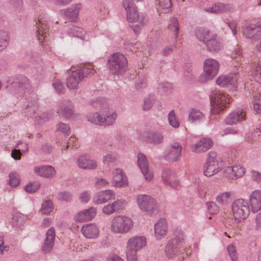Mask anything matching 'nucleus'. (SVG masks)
I'll return each instance as SVG.
<instances>
[{
	"mask_svg": "<svg viewBox=\"0 0 261 261\" xmlns=\"http://www.w3.org/2000/svg\"><path fill=\"white\" fill-rule=\"evenodd\" d=\"M89 105L94 109L100 110L103 116V126L114 125L117 118L116 111L111 107L107 100L104 97H97L92 99Z\"/></svg>",
	"mask_w": 261,
	"mask_h": 261,
	"instance_id": "nucleus-1",
	"label": "nucleus"
},
{
	"mask_svg": "<svg viewBox=\"0 0 261 261\" xmlns=\"http://www.w3.org/2000/svg\"><path fill=\"white\" fill-rule=\"evenodd\" d=\"M127 65L126 58L120 53H115L111 55L107 64L109 72L116 75L123 73L127 69Z\"/></svg>",
	"mask_w": 261,
	"mask_h": 261,
	"instance_id": "nucleus-2",
	"label": "nucleus"
},
{
	"mask_svg": "<svg viewBox=\"0 0 261 261\" xmlns=\"http://www.w3.org/2000/svg\"><path fill=\"white\" fill-rule=\"evenodd\" d=\"M94 73L92 65L84 66L80 69L72 72L66 79V86L70 89H76L85 77Z\"/></svg>",
	"mask_w": 261,
	"mask_h": 261,
	"instance_id": "nucleus-3",
	"label": "nucleus"
},
{
	"mask_svg": "<svg viewBox=\"0 0 261 261\" xmlns=\"http://www.w3.org/2000/svg\"><path fill=\"white\" fill-rule=\"evenodd\" d=\"M146 239L144 236H135L126 242V255L127 261H137V252L145 246Z\"/></svg>",
	"mask_w": 261,
	"mask_h": 261,
	"instance_id": "nucleus-4",
	"label": "nucleus"
},
{
	"mask_svg": "<svg viewBox=\"0 0 261 261\" xmlns=\"http://www.w3.org/2000/svg\"><path fill=\"white\" fill-rule=\"evenodd\" d=\"M133 220L127 216L119 215L114 217L111 223V231L117 234H125L133 228Z\"/></svg>",
	"mask_w": 261,
	"mask_h": 261,
	"instance_id": "nucleus-5",
	"label": "nucleus"
},
{
	"mask_svg": "<svg viewBox=\"0 0 261 261\" xmlns=\"http://www.w3.org/2000/svg\"><path fill=\"white\" fill-rule=\"evenodd\" d=\"M137 202L140 210L147 215L152 216L158 213V204L156 200L149 195H138L137 197Z\"/></svg>",
	"mask_w": 261,
	"mask_h": 261,
	"instance_id": "nucleus-6",
	"label": "nucleus"
},
{
	"mask_svg": "<svg viewBox=\"0 0 261 261\" xmlns=\"http://www.w3.org/2000/svg\"><path fill=\"white\" fill-rule=\"evenodd\" d=\"M220 64L214 59L208 58L203 63V72L199 76L201 83H204L211 81L218 74Z\"/></svg>",
	"mask_w": 261,
	"mask_h": 261,
	"instance_id": "nucleus-7",
	"label": "nucleus"
},
{
	"mask_svg": "<svg viewBox=\"0 0 261 261\" xmlns=\"http://www.w3.org/2000/svg\"><path fill=\"white\" fill-rule=\"evenodd\" d=\"M231 208L234 219L237 223L246 219L250 212L247 201L243 199L235 200L232 204Z\"/></svg>",
	"mask_w": 261,
	"mask_h": 261,
	"instance_id": "nucleus-8",
	"label": "nucleus"
},
{
	"mask_svg": "<svg viewBox=\"0 0 261 261\" xmlns=\"http://www.w3.org/2000/svg\"><path fill=\"white\" fill-rule=\"evenodd\" d=\"M29 79L24 76H19L13 79L9 85L7 86L8 90L14 95L22 93L24 89L29 87Z\"/></svg>",
	"mask_w": 261,
	"mask_h": 261,
	"instance_id": "nucleus-9",
	"label": "nucleus"
},
{
	"mask_svg": "<svg viewBox=\"0 0 261 261\" xmlns=\"http://www.w3.org/2000/svg\"><path fill=\"white\" fill-rule=\"evenodd\" d=\"M37 30L36 32V36L40 44L42 46L45 44L44 43L48 41V30L47 22L46 18L39 17L36 22Z\"/></svg>",
	"mask_w": 261,
	"mask_h": 261,
	"instance_id": "nucleus-10",
	"label": "nucleus"
},
{
	"mask_svg": "<svg viewBox=\"0 0 261 261\" xmlns=\"http://www.w3.org/2000/svg\"><path fill=\"white\" fill-rule=\"evenodd\" d=\"M142 140L146 143L156 145L163 142L164 136L162 133L153 130H147L141 135Z\"/></svg>",
	"mask_w": 261,
	"mask_h": 261,
	"instance_id": "nucleus-11",
	"label": "nucleus"
},
{
	"mask_svg": "<svg viewBox=\"0 0 261 261\" xmlns=\"http://www.w3.org/2000/svg\"><path fill=\"white\" fill-rule=\"evenodd\" d=\"M182 146L177 143L171 144L166 151L165 159L170 162H177L180 159L181 154Z\"/></svg>",
	"mask_w": 261,
	"mask_h": 261,
	"instance_id": "nucleus-12",
	"label": "nucleus"
},
{
	"mask_svg": "<svg viewBox=\"0 0 261 261\" xmlns=\"http://www.w3.org/2000/svg\"><path fill=\"white\" fill-rule=\"evenodd\" d=\"M230 101L228 95L221 93H216L212 96L211 104L214 109L217 111H221L227 107Z\"/></svg>",
	"mask_w": 261,
	"mask_h": 261,
	"instance_id": "nucleus-13",
	"label": "nucleus"
},
{
	"mask_svg": "<svg viewBox=\"0 0 261 261\" xmlns=\"http://www.w3.org/2000/svg\"><path fill=\"white\" fill-rule=\"evenodd\" d=\"M126 201L123 199H117L111 203L105 205L102 212L108 216L114 213H119L123 211L126 206Z\"/></svg>",
	"mask_w": 261,
	"mask_h": 261,
	"instance_id": "nucleus-14",
	"label": "nucleus"
},
{
	"mask_svg": "<svg viewBox=\"0 0 261 261\" xmlns=\"http://www.w3.org/2000/svg\"><path fill=\"white\" fill-rule=\"evenodd\" d=\"M73 108V105L70 100H62L59 105L57 113L60 117L69 119L74 114Z\"/></svg>",
	"mask_w": 261,
	"mask_h": 261,
	"instance_id": "nucleus-15",
	"label": "nucleus"
},
{
	"mask_svg": "<svg viewBox=\"0 0 261 261\" xmlns=\"http://www.w3.org/2000/svg\"><path fill=\"white\" fill-rule=\"evenodd\" d=\"M122 6L126 12V17L128 21L137 22L139 20L138 12L132 0H123Z\"/></svg>",
	"mask_w": 261,
	"mask_h": 261,
	"instance_id": "nucleus-16",
	"label": "nucleus"
},
{
	"mask_svg": "<svg viewBox=\"0 0 261 261\" xmlns=\"http://www.w3.org/2000/svg\"><path fill=\"white\" fill-rule=\"evenodd\" d=\"M162 177L165 184L176 190L180 188V185L175 173L170 169H164L163 171Z\"/></svg>",
	"mask_w": 261,
	"mask_h": 261,
	"instance_id": "nucleus-17",
	"label": "nucleus"
},
{
	"mask_svg": "<svg viewBox=\"0 0 261 261\" xmlns=\"http://www.w3.org/2000/svg\"><path fill=\"white\" fill-rule=\"evenodd\" d=\"M243 35L247 38L258 39L261 37V21L256 24L247 25L243 31Z\"/></svg>",
	"mask_w": 261,
	"mask_h": 261,
	"instance_id": "nucleus-18",
	"label": "nucleus"
},
{
	"mask_svg": "<svg viewBox=\"0 0 261 261\" xmlns=\"http://www.w3.org/2000/svg\"><path fill=\"white\" fill-rule=\"evenodd\" d=\"M115 194L111 190H106L96 193L93 196V202L95 204H100L114 199Z\"/></svg>",
	"mask_w": 261,
	"mask_h": 261,
	"instance_id": "nucleus-19",
	"label": "nucleus"
},
{
	"mask_svg": "<svg viewBox=\"0 0 261 261\" xmlns=\"http://www.w3.org/2000/svg\"><path fill=\"white\" fill-rule=\"evenodd\" d=\"M137 163L145 179L150 181L153 177V174L149 168L147 160L143 154H138Z\"/></svg>",
	"mask_w": 261,
	"mask_h": 261,
	"instance_id": "nucleus-20",
	"label": "nucleus"
},
{
	"mask_svg": "<svg viewBox=\"0 0 261 261\" xmlns=\"http://www.w3.org/2000/svg\"><path fill=\"white\" fill-rule=\"evenodd\" d=\"M235 6L232 3L224 4L222 3H216L212 7L207 8L205 11L216 14L225 13L234 10Z\"/></svg>",
	"mask_w": 261,
	"mask_h": 261,
	"instance_id": "nucleus-21",
	"label": "nucleus"
},
{
	"mask_svg": "<svg viewBox=\"0 0 261 261\" xmlns=\"http://www.w3.org/2000/svg\"><path fill=\"white\" fill-rule=\"evenodd\" d=\"M246 112L244 109H238L230 113L225 119L227 124L232 125L245 120Z\"/></svg>",
	"mask_w": 261,
	"mask_h": 261,
	"instance_id": "nucleus-22",
	"label": "nucleus"
},
{
	"mask_svg": "<svg viewBox=\"0 0 261 261\" xmlns=\"http://www.w3.org/2000/svg\"><path fill=\"white\" fill-rule=\"evenodd\" d=\"M154 236L157 240L165 237L168 231V224L164 218H160L154 226Z\"/></svg>",
	"mask_w": 261,
	"mask_h": 261,
	"instance_id": "nucleus-23",
	"label": "nucleus"
},
{
	"mask_svg": "<svg viewBox=\"0 0 261 261\" xmlns=\"http://www.w3.org/2000/svg\"><path fill=\"white\" fill-rule=\"evenodd\" d=\"M213 145L212 139L210 138H202L197 143L191 146L192 151L199 153L205 152L211 148Z\"/></svg>",
	"mask_w": 261,
	"mask_h": 261,
	"instance_id": "nucleus-24",
	"label": "nucleus"
},
{
	"mask_svg": "<svg viewBox=\"0 0 261 261\" xmlns=\"http://www.w3.org/2000/svg\"><path fill=\"white\" fill-rule=\"evenodd\" d=\"M249 204L253 213L261 209V190H255L251 193L249 196Z\"/></svg>",
	"mask_w": 261,
	"mask_h": 261,
	"instance_id": "nucleus-25",
	"label": "nucleus"
},
{
	"mask_svg": "<svg viewBox=\"0 0 261 261\" xmlns=\"http://www.w3.org/2000/svg\"><path fill=\"white\" fill-rule=\"evenodd\" d=\"M55 236V228L51 227L46 233V238L42 248V250L44 253H47L51 251L54 245Z\"/></svg>",
	"mask_w": 261,
	"mask_h": 261,
	"instance_id": "nucleus-26",
	"label": "nucleus"
},
{
	"mask_svg": "<svg viewBox=\"0 0 261 261\" xmlns=\"http://www.w3.org/2000/svg\"><path fill=\"white\" fill-rule=\"evenodd\" d=\"M81 230L84 237L87 239H95L99 235L98 228L95 224L84 225Z\"/></svg>",
	"mask_w": 261,
	"mask_h": 261,
	"instance_id": "nucleus-27",
	"label": "nucleus"
},
{
	"mask_svg": "<svg viewBox=\"0 0 261 261\" xmlns=\"http://www.w3.org/2000/svg\"><path fill=\"white\" fill-rule=\"evenodd\" d=\"M78 166L83 169L94 170L97 167L96 161L90 159L88 156L81 155L77 160Z\"/></svg>",
	"mask_w": 261,
	"mask_h": 261,
	"instance_id": "nucleus-28",
	"label": "nucleus"
},
{
	"mask_svg": "<svg viewBox=\"0 0 261 261\" xmlns=\"http://www.w3.org/2000/svg\"><path fill=\"white\" fill-rule=\"evenodd\" d=\"M216 82L217 85L221 87L230 86L234 89L237 87V78L236 75H221L217 79Z\"/></svg>",
	"mask_w": 261,
	"mask_h": 261,
	"instance_id": "nucleus-29",
	"label": "nucleus"
},
{
	"mask_svg": "<svg viewBox=\"0 0 261 261\" xmlns=\"http://www.w3.org/2000/svg\"><path fill=\"white\" fill-rule=\"evenodd\" d=\"M34 171L37 175L46 178L53 177L56 174L55 169L51 166H36Z\"/></svg>",
	"mask_w": 261,
	"mask_h": 261,
	"instance_id": "nucleus-30",
	"label": "nucleus"
},
{
	"mask_svg": "<svg viewBox=\"0 0 261 261\" xmlns=\"http://www.w3.org/2000/svg\"><path fill=\"white\" fill-rule=\"evenodd\" d=\"M174 241L170 239L165 247V252L168 258L174 257L178 253L179 249L182 246Z\"/></svg>",
	"mask_w": 261,
	"mask_h": 261,
	"instance_id": "nucleus-31",
	"label": "nucleus"
},
{
	"mask_svg": "<svg viewBox=\"0 0 261 261\" xmlns=\"http://www.w3.org/2000/svg\"><path fill=\"white\" fill-rule=\"evenodd\" d=\"M214 34L211 32L203 28H197L195 31V36L200 42L205 44Z\"/></svg>",
	"mask_w": 261,
	"mask_h": 261,
	"instance_id": "nucleus-32",
	"label": "nucleus"
},
{
	"mask_svg": "<svg viewBox=\"0 0 261 261\" xmlns=\"http://www.w3.org/2000/svg\"><path fill=\"white\" fill-rule=\"evenodd\" d=\"M113 174V179L116 187H121L127 184L126 177L121 169H115Z\"/></svg>",
	"mask_w": 261,
	"mask_h": 261,
	"instance_id": "nucleus-33",
	"label": "nucleus"
},
{
	"mask_svg": "<svg viewBox=\"0 0 261 261\" xmlns=\"http://www.w3.org/2000/svg\"><path fill=\"white\" fill-rule=\"evenodd\" d=\"M67 33L70 37H76L81 40L86 39L87 34L84 29L76 25L70 26L67 31Z\"/></svg>",
	"mask_w": 261,
	"mask_h": 261,
	"instance_id": "nucleus-34",
	"label": "nucleus"
},
{
	"mask_svg": "<svg viewBox=\"0 0 261 261\" xmlns=\"http://www.w3.org/2000/svg\"><path fill=\"white\" fill-rule=\"evenodd\" d=\"M80 9V5L76 4L72 5L67 9L62 11L64 12L65 16H66L70 21H74L76 20L78 16L79 10Z\"/></svg>",
	"mask_w": 261,
	"mask_h": 261,
	"instance_id": "nucleus-35",
	"label": "nucleus"
},
{
	"mask_svg": "<svg viewBox=\"0 0 261 261\" xmlns=\"http://www.w3.org/2000/svg\"><path fill=\"white\" fill-rule=\"evenodd\" d=\"M189 120L191 122H200L205 119V116L203 113L197 109H193L190 111L189 114Z\"/></svg>",
	"mask_w": 261,
	"mask_h": 261,
	"instance_id": "nucleus-36",
	"label": "nucleus"
},
{
	"mask_svg": "<svg viewBox=\"0 0 261 261\" xmlns=\"http://www.w3.org/2000/svg\"><path fill=\"white\" fill-rule=\"evenodd\" d=\"M204 44L206 45L207 49L211 52L219 51L221 48L220 43L218 41L216 36L214 35L208 40H207V42Z\"/></svg>",
	"mask_w": 261,
	"mask_h": 261,
	"instance_id": "nucleus-37",
	"label": "nucleus"
},
{
	"mask_svg": "<svg viewBox=\"0 0 261 261\" xmlns=\"http://www.w3.org/2000/svg\"><path fill=\"white\" fill-rule=\"evenodd\" d=\"M87 119L91 123L103 126V116L100 111L97 112L90 113L87 115Z\"/></svg>",
	"mask_w": 261,
	"mask_h": 261,
	"instance_id": "nucleus-38",
	"label": "nucleus"
},
{
	"mask_svg": "<svg viewBox=\"0 0 261 261\" xmlns=\"http://www.w3.org/2000/svg\"><path fill=\"white\" fill-rule=\"evenodd\" d=\"M219 170L218 164L205 163L203 168V173L205 176L210 177L218 173Z\"/></svg>",
	"mask_w": 261,
	"mask_h": 261,
	"instance_id": "nucleus-39",
	"label": "nucleus"
},
{
	"mask_svg": "<svg viewBox=\"0 0 261 261\" xmlns=\"http://www.w3.org/2000/svg\"><path fill=\"white\" fill-rule=\"evenodd\" d=\"M252 105L254 110L258 114H261V94L254 92L252 94Z\"/></svg>",
	"mask_w": 261,
	"mask_h": 261,
	"instance_id": "nucleus-40",
	"label": "nucleus"
},
{
	"mask_svg": "<svg viewBox=\"0 0 261 261\" xmlns=\"http://www.w3.org/2000/svg\"><path fill=\"white\" fill-rule=\"evenodd\" d=\"M173 234L174 237L171 240H175L174 242L182 246L185 243V236L181 229L179 228L175 229Z\"/></svg>",
	"mask_w": 261,
	"mask_h": 261,
	"instance_id": "nucleus-41",
	"label": "nucleus"
},
{
	"mask_svg": "<svg viewBox=\"0 0 261 261\" xmlns=\"http://www.w3.org/2000/svg\"><path fill=\"white\" fill-rule=\"evenodd\" d=\"M160 10L163 13L170 12L172 10V3L171 0H158Z\"/></svg>",
	"mask_w": 261,
	"mask_h": 261,
	"instance_id": "nucleus-42",
	"label": "nucleus"
},
{
	"mask_svg": "<svg viewBox=\"0 0 261 261\" xmlns=\"http://www.w3.org/2000/svg\"><path fill=\"white\" fill-rule=\"evenodd\" d=\"M252 68V74L255 80L261 84V62L255 63Z\"/></svg>",
	"mask_w": 261,
	"mask_h": 261,
	"instance_id": "nucleus-43",
	"label": "nucleus"
},
{
	"mask_svg": "<svg viewBox=\"0 0 261 261\" xmlns=\"http://www.w3.org/2000/svg\"><path fill=\"white\" fill-rule=\"evenodd\" d=\"M9 40V37L6 32L0 31V51L8 46Z\"/></svg>",
	"mask_w": 261,
	"mask_h": 261,
	"instance_id": "nucleus-44",
	"label": "nucleus"
},
{
	"mask_svg": "<svg viewBox=\"0 0 261 261\" xmlns=\"http://www.w3.org/2000/svg\"><path fill=\"white\" fill-rule=\"evenodd\" d=\"M168 28L174 33L175 38H177L178 35L179 24L178 20L176 18L173 17L171 19Z\"/></svg>",
	"mask_w": 261,
	"mask_h": 261,
	"instance_id": "nucleus-45",
	"label": "nucleus"
},
{
	"mask_svg": "<svg viewBox=\"0 0 261 261\" xmlns=\"http://www.w3.org/2000/svg\"><path fill=\"white\" fill-rule=\"evenodd\" d=\"M54 206L51 200H45L42 204L40 211L42 213L48 215L53 210Z\"/></svg>",
	"mask_w": 261,
	"mask_h": 261,
	"instance_id": "nucleus-46",
	"label": "nucleus"
},
{
	"mask_svg": "<svg viewBox=\"0 0 261 261\" xmlns=\"http://www.w3.org/2000/svg\"><path fill=\"white\" fill-rule=\"evenodd\" d=\"M231 195L230 192L220 193L216 197L217 202L221 205H225L228 203V199Z\"/></svg>",
	"mask_w": 261,
	"mask_h": 261,
	"instance_id": "nucleus-47",
	"label": "nucleus"
},
{
	"mask_svg": "<svg viewBox=\"0 0 261 261\" xmlns=\"http://www.w3.org/2000/svg\"><path fill=\"white\" fill-rule=\"evenodd\" d=\"M38 110V105L37 103H29L27 107L25 113L28 117L35 116L36 111Z\"/></svg>",
	"mask_w": 261,
	"mask_h": 261,
	"instance_id": "nucleus-48",
	"label": "nucleus"
},
{
	"mask_svg": "<svg viewBox=\"0 0 261 261\" xmlns=\"http://www.w3.org/2000/svg\"><path fill=\"white\" fill-rule=\"evenodd\" d=\"M168 119L169 123L171 126L174 128H177L179 127V122L176 118L174 110H172L169 112Z\"/></svg>",
	"mask_w": 261,
	"mask_h": 261,
	"instance_id": "nucleus-49",
	"label": "nucleus"
},
{
	"mask_svg": "<svg viewBox=\"0 0 261 261\" xmlns=\"http://www.w3.org/2000/svg\"><path fill=\"white\" fill-rule=\"evenodd\" d=\"M9 184L12 187H16L20 184V177L16 172H12L9 174Z\"/></svg>",
	"mask_w": 261,
	"mask_h": 261,
	"instance_id": "nucleus-50",
	"label": "nucleus"
},
{
	"mask_svg": "<svg viewBox=\"0 0 261 261\" xmlns=\"http://www.w3.org/2000/svg\"><path fill=\"white\" fill-rule=\"evenodd\" d=\"M20 144H22V142L19 141L11 151V156L16 160H19L21 159V152L19 147Z\"/></svg>",
	"mask_w": 261,
	"mask_h": 261,
	"instance_id": "nucleus-51",
	"label": "nucleus"
},
{
	"mask_svg": "<svg viewBox=\"0 0 261 261\" xmlns=\"http://www.w3.org/2000/svg\"><path fill=\"white\" fill-rule=\"evenodd\" d=\"M40 187V184L37 181H35L28 184L25 186L24 189L27 192L32 193L35 192Z\"/></svg>",
	"mask_w": 261,
	"mask_h": 261,
	"instance_id": "nucleus-52",
	"label": "nucleus"
},
{
	"mask_svg": "<svg viewBox=\"0 0 261 261\" xmlns=\"http://www.w3.org/2000/svg\"><path fill=\"white\" fill-rule=\"evenodd\" d=\"M172 88V85L168 82H163L159 84L158 87L159 90L163 93H166L170 92Z\"/></svg>",
	"mask_w": 261,
	"mask_h": 261,
	"instance_id": "nucleus-53",
	"label": "nucleus"
},
{
	"mask_svg": "<svg viewBox=\"0 0 261 261\" xmlns=\"http://www.w3.org/2000/svg\"><path fill=\"white\" fill-rule=\"evenodd\" d=\"M154 98L153 96H149L145 98L142 109L144 111H148L151 109L154 103Z\"/></svg>",
	"mask_w": 261,
	"mask_h": 261,
	"instance_id": "nucleus-54",
	"label": "nucleus"
},
{
	"mask_svg": "<svg viewBox=\"0 0 261 261\" xmlns=\"http://www.w3.org/2000/svg\"><path fill=\"white\" fill-rule=\"evenodd\" d=\"M53 86L57 93L63 94L64 93L65 88L64 85L60 80H56L53 83Z\"/></svg>",
	"mask_w": 261,
	"mask_h": 261,
	"instance_id": "nucleus-55",
	"label": "nucleus"
},
{
	"mask_svg": "<svg viewBox=\"0 0 261 261\" xmlns=\"http://www.w3.org/2000/svg\"><path fill=\"white\" fill-rule=\"evenodd\" d=\"M208 213L212 215L215 214L219 212L218 206L214 202H207L206 203Z\"/></svg>",
	"mask_w": 261,
	"mask_h": 261,
	"instance_id": "nucleus-56",
	"label": "nucleus"
},
{
	"mask_svg": "<svg viewBox=\"0 0 261 261\" xmlns=\"http://www.w3.org/2000/svg\"><path fill=\"white\" fill-rule=\"evenodd\" d=\"M227 251L232 261H238V256L234 246L232 244H229L227 246Z\"/></svg>",
	"mask_w": 261,
	"mask_h": 261,
	"instance_id": "nucleus-57",
	"label": "nucleus"
},
{
	"mask_svg": "<svg viewBox=\"0 0 261 261\" xmlns=\"http://www.w3.org/2000/svg\"><path fill=\"white\" fill-rule=\"evenodd\" d=\"M78 146L79 145L77 144L76 139L74 137H71L69 138L67 142V145L66 146H64L62 150L66 149L69 147H71L72 148L76 149Z\"/></svg>",
	"mask_w": 261,
	"mask_h": 261,
	"instance_id": "nucleus-58",
	"label": "nucleus"
},
{
	"mask_svg": "<svg viewBox=\"0 0 261 261\" xmlns=\"http://www.w3.org/2000/svg\"><path fill=\"white\" fill-rule=\"evenodd\" d=\"M233 170V174L235 178H238L242 177L245 173V169L240 166H234L232 167Z\"/></svg>",
	"mask_w": 261,
	"mask_h": 261,
	"instance_id": "nucleus-59",
	"label": "nucleus"
},
{
	"mask_svg": "<svg viewBox=\"0 0 261 261\" xmlns=\"http://www.w3.org/2000/svg\"><path fill=\"white\" fill-rule=\"evenodd\" d=\"M147 85L146 79L143 76L139 77L138 80H136L135 86L136 89L140 90L146 87Z\"/></svg>",
	"mask_w": 261,
	"mask_h": 261,
	"instance_id": "nucleus-60",
	"label": "nucleus"
},
{
	"mask_svg": "<svg viewBox=\"0 0 261 261\" xmlns=\"http://www.w3.org/2000/svg\"><path fill=\"white\" fill-rule=\"evenodd\" d=\"M84 212L88 221L93 219L96 214V210L93 207H91L88 210H84Z\"/></svg>",
	"mask_w": 261,
	"mask_h": 261,
	"instance_id": "nucleus-61",
	"label": "nucleus"
},
{
	"mask_svg": "<svg viewBox=\"0 0 261 261\" xmlns=\"http://www.w3.org/2000/svg\"><path fill=\"white\" fill-rule=\"evenodd\" d=\"M58 199L60 200L69 201L72 199V195L68 192H62L59 193Z\"/></svg>",
	"mask_w": 261,
	"mask_h": 261,
	"instance_id": "nucleus-62",
	"label": "nucleus"
},
{
	"mask_svg": "<svg viewBox=\"0 0 261 261\" xmlns=\"http://www.w3.org/2000/svg\"><path fill=\"white\" fill-rule=\"evenodd\" d=\"M231 57L237 62V64L235 65L237 66L238 65V63L241 61L243 58L242 56V53H241L239 48L235 49L232 52Z\"/></svg>",
	"mask_w": 261,
	"mask_h": 261,
	"instance_id": "nucleus-63",
	"label": "nucleus"
},
{
	"mask_svg": "<svg viewBox=\"0 0 261 261\" xmlns=\"http://www.w3.org/2000/svg\"><path fill=\"white\" fill-rule=\"evenodd\" d=\"M250 176L252 180L259 183L261 182V173L257 171L251 170Z\"/></svg>",
	"mask_w": 261,
	"mask_h": 261,
	"instance_id": "nucleus-64",
	"label": "nucleus"
}]
</instances>
